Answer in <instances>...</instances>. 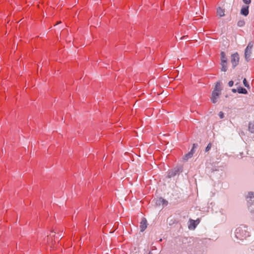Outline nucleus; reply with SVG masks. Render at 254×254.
Wrapping results in <instances>:
<instances>
[{
    "label": "nucleus",
    "mask_w": 254,
    "mask_h": 254,
    "mask_svg": "<svg viewBox=\"0 0 254 254\" xmlns=\"http://www.w3.org/2000/svg\"><path fill=\"white\" fill-rule=\"evenodd\" d=\"M232 91H233V92H236V89H232Z\"/></svg>",
    "instance_id": "b1692460"
},
{
    "label": "nucleus",
    "mask_w": 254,
    "mask_h": 254,
    "mask_svg": "<svg viewBox=\"0 0 254 254\" xmlns=\"http://www.w3.org/2000/svg\"><path fill=\"white\" fill-rule=\"evenodd\" d=\"M148 254H152L151 252H150Z\"/></svg>",
    "instance_id": "a878e982"
},
{
    "label": "nucleus",
    "mask_w": 254,
    "mask_h": 254,
    "mask_svg": "<svg viewBox=\"0 0 254 254\" xmlns=\"http://www.w3.org/2000/svg\"><path fill=\"white\" fill-rule=\"evenodd\" d=\"M221 70L222 71H224V72H225L227 71V62H221Z\"/></svg>",
    "instance_id": "9b49d317"
},
{
    "label": "nucleus",
    "mask_w": 254,
    "mask_h": 254,
    "mask_svg": "<svg viewBox=\"0 0 254 254\" xmlns=\"http://www.w3.org/2000/svg\"><path fill=\"white\" fill-rule=\"evenodd\" d=\"M61 23V21H60L58 22V23H57V24H60V23Z\"/></svg>",
    "instance_id": "393cba45"
},
{
    "label": "nucleus",
    "mask_w": 254,
    "mask_h": 254,
    "mask_svg": "<svg viewBox=\"0 0 254 254\" xmlns=\"http://www.w3.org/2000/svg\"><path fill=\"white\" fill-rule=\"evenodd\" d=\"M221 62H227V58L226 57L225 54L224 52H221Z\"/></svg>",
    "instance_id": "4468645a"
},
{
    "label": "nucleus",
    "mask_w": 254,
    "mask_h": 254,
    "mask_svg": "<svg viewBox=\"0 0 254 254\" xmlns=\"http://www.w3.org/2000/svg\"><path fill=\"white\" fill-rule=\"evenodd\" d=\"M190 224L189 226V228H195L196 227V226L198 224L199 221H198L197 223H196V221L193 220H190Z\"/></svg>",
    "instance_id": "f8f14e48"
},
{
    "label": "nucleus",
    "mask_w": 254,
    "mask_h": 254,
    "mask_svg": "<svg viewBox=\"0 0 254 254\" xmlns=\"http://www.w3.org/2000/svg\"><path fill=\"white\" fill-rule=\"evenodd\" d=\"M217 14L220 17H222L225 15L224 10L221 7H218L217 9Z\"/></svg>",
    "instance_id": "1a4fd4ad"
},
{
    "label": "nucleus",
    "mask_w": 254,
    "mask_h": 254,
    "mask_svg": "<svg viewBox=\"0 0 254 254\" xmlns=\"http://www.w3.org/2000/svg\"><path fill=\"white\" fill-rule=\"evenodd\" d=\"M253 47V43L250 42L245 50V58L247 61H248L250 58Z\"/></svg>",
    "instance_id": "20e7f679"
},
{
    "label": "nucleus",
    "mask_w": 254,
    "mask_h": 254,
    "mask_svg": "<svg viewBox=\"0 0 254 254\" xmlns=\"http://www.w3.org/2000/svg\"><path fill=\"white\" fill-rule=\"evenodd\" d=\"M249 130L251 133H254V121L250 122L249 124Z\"/></svg>",
    "instance_id": "9d476101"
},
{
    "label": "nucleus",
    "mask_w": 254,
    "mask_h": 254,
    "mask_svg": "<svg viewBox=\"0 0 254 254\" xmlns=\"http://www.w3.org/2000/svg\"><path fill=\"white\" fill-rule=\"evenodd\" d=\"M236 237L240 240H244L250 236V232L248 227L245 225H241L235 230Z\"/></svg>",
    "instance_id": "f257e3e1"
},
{
    "label": "nucleus",
    "mask_w": 254,
    "mask_h": 254,
    "mask_svg": "<svg viewBox=\"0 0 254 254\" xmlns=\"http://www.w3.org/2000/svg\"><path fill=\"white\" fill-rule=\"evenodd\" d=\"M185 37V36H183V37H181L180 40L183 39Z\"/></svg>",
    "instance_id": "5701e85b"
},
{
    "label": "nucleus",
    "mask_w": 254,
    "mask_h": 254,
    "mask_svg": "<svg viewBox=\"0 0 254 254\" xmlns=\"http://www.w3.org/2000/svg\"><path fill=\"white\" fill-rule=\"evenodd\" d=\"M243 1L245 3L247 4H249L251 2V0H243Z\"/></svg>",
    "instance_id": "aec40b11"
},
{
    "label": "nucleus",
    "mask_w": 254,
    "mask_h": 254,
    "mask_svg": "<svg viewBox=\"0 0 254 254\" xmlns=\"http://www.w3.org/2000/svg\"><path fill=\"white\" fill-rule=\"evenodd\" d=\"M147 220L145 218H143L140 223V228L141 232L144 231L147 228Z\"/></svg>",
    "instance_id": "0eeeda50"
},
{
    "label": "nucleus",
    "mask_w": 254,
    "mask_h": 254,
    "mask_svg": "<svg viewBox=\"0 0 254 254\" xmlns=\"http://www.w3.org/2000/svg\"><path fill=\"white\" fill-rule=\"evenodd\" d=\"M211 144H208V145L205 148L206 152H208L210 149V148H211Z\"/></svg>",
    "instance_id": "a211bd4d"
},
{
    "label": "nucleus",
    "mask_w": 254,
    "mask_h": 254,
    "mask_svg": "<svg viewBox=\"0 0 254 254\" xmlns=\"http://www.w3.org/2000/svg\"><path fill=\"white\" fill-rule=\"evenodd\" d=\"M248 206L251 211H254V192L250 191L246 196Z\"/></svg>",
    "instance_id": "7ed1b4c3"
},
{
    "label": "nucleus",
    "mask_w": 254,
    "mask_h": 254,
    "mask_svg": "<svg viewBox=\"0 0 254 254\" xmlns=\"http://www.w3.org/2000/svg\"><path fill=\"white\" fill-rule=\"evenodd\" d=\"M177 171L171 170L169 171L168 174V177L171 178L172 177L175 176L177 174Z\"/></svg>",
    "instance_id": "2eb2a0df"
},
{
    "label": "nucleus",
    "mask_w": 254,
    "mask_h": 254,
    "mask_svg": "<svg viewBox=\"0 0 254 254\" xmlns=\"http://www.w3.org/2000/svg\"><path fill=\"white\" fill-rule=\"evenodd\" d=\"M237 91L239 93L246 94L248 92L247 90L243 87H239L237 89Z\"/></svg>",
    "instance_id": "ddd939ff"
},
{
    "label": "nucleus",
    "mask_w": 254,
    "mask_h": 254,
    "mask_svg": "<svg viewBox=\"0 0 254 254\" xmlns=\"http://www.w3.org/2000/svg\"><path fill=\"white\" fill-rule=\"evenodd\" d=\"M193 147L191 148V150L188 152V153L186 154L183 157V161L184 162L187 161L190 158H191L192 157L193 155L195 152L194 148L196 147L195 144H193Z\"/></svg>",
    "instance_id": "39448f33"
},
{
    "label": "nucleus",
    "mask_w": 254,
    "mask_h": 254,
    "mask_svg": "<svg viewBox=\"0 0 254 254\" xmlns=\"http://www.w3.org/2000/svg\"><path fill=\"white\" fill-rule=\"evenodd\" d=\"M221 84L218 82L216 83L211 95V100L213 103L215 104L217 102L219 95L221 94Z\"/></svg>",
    "instance_id": "f03ea898"
},
{
    "label": "nucleus",
    "mask_w": 254,
    "mask_h": 254,
    "mask_svg": "<svg viewBox=\"0 0 254 254\" xmlns=\"http://www.w3.org/2000/svg\"><path fill=\"white\" fill-rule=\"evenodd\" d=\"M237 25L239 27H243L245 25V22L243 20L239 21Z\"/></svg>",
    "instance_id": "dca6fc26"
},
{
    "label": "nucleus",
    "mask_w": 254,
    "mask_h": 254,
    "mask_svg": "<svg viewBox=\"0 0 254 254\" xmlns=\"http://www.w3.org/2000/svg\"><path fill=\"white\" fill-rule=\"evenodd\" d=\"M56 233V232H55V231H51V234H50V236H54V235H52V233Z\"/></svg>",
    "instance_id": "4be33fe9"
},
{
    "label": "nucleus",
    "mask_w": 254,
    "mask_h": 254,
    "mask_svg": "<svg viewBox=\"0 0 254 254\" xmlns=\"http://www.w3.org/2000/svg\"><path fill=\"white\" fill-rule=\"evenodd\" d=\"M243 84L245 87H246L248 88H250V86H249V84L248 83L246 78H244L243 80Z\"/></svg>",
    "instance_id": "f3484780"
},
{
    "label": "nucleus",
    "mask_w": 254,
    "mask_h": 254,
    "mask_svg": "<svg viewBox=\"0 0 254 254\" xmlns=\"http://www.w3.org/2000/svg\"><path fill=\"white\" fill-rule=\"evenodd\" d=\"M234 84V82L232 81V80H231L229 82H228V85L230 86V87H232Z\"/></svg>",
    "instance_id": "412c9836"
},
{
    "label": "nucleus",
    "mask_w": 254,
    "mask_h": 254,
    "mask_svg": "<svg viewBox=\"0 0 254 254\" xmlns=\"http://www.w3.org/2000/svg\"><path fill=\"white\" fill-rule=\"evenodd\" d=\"M218 115L220 119H223L224 118V114L222 112H220Z\"/></svg>",
    "instance_id": "6ab92c4d"
},
{
    "label": "nucleus",
    "mask_w": 254,
    "mask_h": 254,
    "mask_svg": "<svg viewBox=\"0 0 254 254\" xmlns=\"http://www.w3.org/2000/svg\"><path fill=\"white\" fill-rule=\"evenodd\" d=\"M241 14L244 16H247L249 14V6H243L241 10Z\"/></svg>",
    "instance_id": "6e6552de"
},
{
    "label": "nucleus",
    "mask_w": 254,
    "mask_h": 254,
    "mask_svg": "<svg viewBox=\"0 0 254 254\" xmlns=\"http://www.w3.org/2000/svg\"><path fill=\"white\" fill-rule=\"evenodd\" d=\"M239 56L237 53H234L231 55V62L233 67H236L239 64Z\"/></svg>",
    "instance_id": "423d86ee"
}]
</instances>
